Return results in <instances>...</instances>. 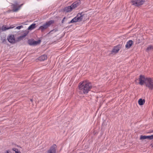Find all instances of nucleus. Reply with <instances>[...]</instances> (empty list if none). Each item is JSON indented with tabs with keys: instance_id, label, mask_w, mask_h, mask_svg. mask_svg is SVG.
<instances>
[{
	"instance_id": "nucleus-1",
	"label": "nucleus",
	"mask_w": 153,
	"mask_h": 153,
	"mask_svg": "<svg viewBox=\"0 0 153 153\" xmlns=\"http://www.w3.org/2000/svg\"><path fill=\"white\" fill-rule=\"evenodd\" d=\"M92 88L91 84L87 81H84L79 83V92L81 94H86L91 90Z\"/></svg>"
},
{
	"instance_id": "nucleus-2",
	"label": "nucleus",
	"mask_w": 153,
	"mask_h": 153,
	"mask_svg": "<svg viewBox=\"0 0 153 153\" xmlns=\"http://www.w3.org/2000/svg\"><path fill=\"white\" fill-rule=\"evenodd\" d=\"M80 4V1H76L73 3L70 6L65 7L64 9V11L66 13L70 12L79 6Z\"/></svg>"
},
{
	"instance_id": "nucleus-3",
	"label": "nucleus",
	"mask_w": 153,
	"mask_h": 153,
	"mask_svg": "<svg viewBox=\"0 0 153 153\" xmlns=\"http://www.w3.org/2000/svg\"><path fill=\"white\" fill-rule=\"evenodd\" d=\"M85 16L86 15L82 13H79L76 16L72 19L71 21L68 23L70 24L80 22L82 20H84L85 19Z\"/></svg>"
},
{
	"instance_id": "nucleus-4",
	"label": "nucleus",
	"mask_w": 153,
	"mask_h": 153,
	"mask_svg": "<svg viewBox=\"0 0 153 153\" xmlns=\"http://www.w3.org/2000/svg\"><path fill=\"white\" fill-rule=\"evenodd\" d=\"M145 85L149 89H153V79L150 78H147Z\"/></svg>"
},
{
	"instance_id": "nucleus-5",
	"label": "nucleus",
	"mask_w": 153,
	"mask_h": 153,
	"mask_svg": "<svg viewBox=\"0 0 153 153\" xmlns=\"http://www.w3.org/2000/svg\"><path fill=\"white\" fill-rule=\"evenodd\" d=\"M147 78H145V76L142 75H140L139 78V82H138L137 81L138 79H137L135 81L136 83L137 84H139L141 85H143L144 84L145 85V82Z\"/></svg>"
},
{
	"instance_id": "nucleus-6",
	"label": "nucleus",
	"mask_w": 153,
	"mask_h": 153,
	"mask_svg": "<svg viewBox=\"0 0 153 153\" xmlns=\"http://www.w3.org/2000/svg\"><path fill=\"white\" fill-rule=\"evenodd\" d=\"M54 22V21L51 20L47 22L45 24H44L42 26L39 27V29L43 31L45 30L48 27L50 26V25Z\"/></svg>"
},
{
	"instance_id": "nucleus-7",
	"label": "nucleus",
	"mask_w": 153,
	"mask_h": 153,
	"mask_svg": "<svg viewBox=\"0 0 153 153\" xmlns=\"http://www.w3.org/2000/svg\"><path fill=\"white\" fill-rule=\"evenodd\" d=\"M144 1H141L140 3H138L136 0H134L131 1V2L132 5L135 6H138L140 5H142L144 2Z\"/></svg>"
},
{
	"instance_id": "nucleus-8",
	"label": "nucleus",
	"mask_w": 153,
	"mask_h": 153,
	"mask_svg": "<svg viewBox=\"0 0 153 153\" xmlns=\"http://www.w3.org/2000/svg\"><path fill=\"white\" fill-rule=\"evenodd\" d=\"M23 4H22L18 7V4L16 2L14 4L12 5L13 9V11L15 12H17L20 9V7Z\"/></svg>"
},
{
	"instance_id": "nucleus-9",
	"label": "nucleus",
	"mask_w": 153,
	"mask_h": 153,
	"mask_svg": "<svg viewBox=\"0 0 153 153\" xmlns=\"http://www.w3.org/2000/svg\"><path fill=\"white\" fill-rule=\"evenodd\" d=\"M7 39L8 41L10 43H14L15 42V39L13 35L9 36Z\"/></svg>"
},
{
	"instance_id": "nucleus-10",
	"label": "nucleus",
	"mask_w": 153,
	"mask_h": 153,
	"mask_svg": "<svg viewBox=\"0 0 153 153\" xmlns=\"http://www.w3.org/2000/svg\"><path fill=\"white\" fill-rule=\"evenodd\" d=\"M14 27L10 26L9 27H6L5 26H3L2 27L0 28V32L4 31L10 29Z\"/></svg>"
},
{
	"instance_id": "nucleus-11",
	"label": "nucleus",
	"mask_w": 153,
	"mask_h": 153,
	"mask_svg": "<svg viewBox=\"0 0 153 153\" xmlns=\"http://www.w3.org/2000/svg\"><path fill=\"white\" fill-rule=\"evenodd\" d=\"M120 48V45L114 47L112 51V53H117Z\"/></svg>"
},
{
	"instance_id": "nucleus-12",
	"label": "nucleus",
	"mask_w": 153,
	"mask_h": 153,
	"mask_svg": "<svg viewBox=\"0 0 153 153\" xmlns=\"http://www.w3.org/2000/svg\"><path fill=\"white\" fill-rule=\"evenodd\" d=\"M47 59V56L45 55H42L39 57L38 59L40 61H44Z\"/></svg>"
},
{
	"instance_id": "nucleus-13",
	"label": "nucleus",
	"mask_w": 153,
	"mask_h": 153,
	"mask_svg": "<svg viewBox=\"0 0 153 153\" xmlns=\"http://www.w3.org/2000/svg\"><path fill=\"white\" fill-rule=\"evenodd\" d=\"M133 44V42L132 40H130L128 41L126 45V47L127 48H129Z\"/></svg>"
},
{
	"instance_id": "nucleus-14",
	"label": "nucleus",
	"mask_w": 153,
	"mask_h": 153,
	"mask_svg": "<svg viewBox=\"0 0 153 153\" xmlns=\"http://www.w3.org/2000/svg\"><path fill=\"white\" fill-rule=\"evenodd\" d=\"M55 145L51 147L50 149L48 151L47 153H55L56 149L55 148Z\"/></svg>"
},
{
	"instance_id": "nucleus-15",
	"label": "nucleus",
	"mask_w": 153,
	"mask_h": 153,
	"mask_svg": "<svg viewBox=\"0 0 153 153\" xmlns=\"http://www.w3.org/2000/svg\"><path fill=\"white\" fill-rule=\"evenodd\" d=\"M36 24L35 23H33L30 25L29 27L27 29L29 30H32L36 27Z\"/></svg>"
},
{
	"instance_id": "nucleus-16",
	"label": "nucleus",
	"mask_w": 153,
	"mask_h": 153,
	"mask_svg": "<svg viewBox=\"0 0 153 153\" xmlns=\"http://www.w3.org/2000/svg\"><path fill=\"white\" fill-rule=\"evenodd\" d=\"M145 102V100H142L141 99H140L138 100V102L139 104L140 105H142L144 104Z\"/></svg>"
},
{
	"instance_id": "nucleus-17",
	"label": "nucleus",
	"mask_w": 153,
	"mask_h": 153,
	"mask_svg": "<svg viewBox=\"0 0 153 153\" xmlns=\"http://www.w3.org/2000/svg\"><path fill=\"white\" fill-rule=\"evenodd\" d=\"M34 40H29L28 43L30 45H33Z\"/></svg>"
},
{
	"instance_id": "nucleus-18",
	"label": "nucleus",
	"mask_w": 153,
	"mask_h": 153,
	"mask_svg": "<svg viewBox=\"0 0 153 153\" xmlns=\"http://www.w3.org/2000/svg\"><path fill=\"white\" fill-rule=\"evenodd\" d=\"M147 139V136L141 135L140 139V140H144Z\"/></svg>"
},
{
	"instance_id": "nucleus-19",
	"label": "nucleus",
	"mask_w": 153,
	"mask_h": 153,
	"mask_svg": "<svg viewBox=\"0 0 153 153\" xmlns=\"http://www.w3.org/2000/svg\"><path fill=\"white\" fill-rule=\"evenodd\" d=\"M40 42L41 41L40 40H38L37 41H34L33 45H36L38 44H39L40 43Z\"/></svg>"
},
{
	"instance_id": "nucleus-20",
	"label": "nucleus",
	"mask_w": 153,
	"mask_h": 153,
	"mask_svg": "<svg viewBox=\"0 0 153 153\" xmlns=\"http://www.w3.org/2000/svg\"><path fill=\"white\" fill-rule=\"evenodd\" d=\"M147 139L150 140L153 139V135L151 136H147Z\"/></svg>"
},
{
	"instance_id": "nucleus-21",
	"label": "nucleus",
	"mask_w": 153,
	"mask_h": 153,
	"mask_svg": "<svg viewBox=\"0 0 153 153\" xmlns=\"http://www.w3.org/2000/svg\"><path fill=\"white\" fill-rule=\"evenodd\" d=\"M153 48L152 46H149L147 49V51H148L149 50H151Z\"/></svg>"
},
{
	"instance_id": "nucleus-22",
	"label": "nucleus",
	"mask_w": 153,
	"mask_h": 153,
	"mask_svg": "<svg viewBox=\"0 0 153 153\" xmlns=\"http://www.w3.org/2000/svg\"><path fill=\"white\" fill-rule=\"evenodd\" d=\"M57 31V29H53V30H51L50 32V33H53V32H56Z\"/></svg>"
},
{
	"instance_id": "nucleus-23",
	"label": "nucleus",
	"mask_w": 153,
	"mask_h": 153,
	"mask_svg": "<svg viewBox=\"0 0 153 153\" xmlns=\"http://www.w3.org/2000/svg\"><path fill=\"white\" fill-rule=\"evenodd\" d=\"M22 27H23L21 25V26H18V27H17L16 28V29H20L21 28H22Z\"/></svg>"
},
{
	"instance_id": "nucleus-24",
	"label": "nucleus",
	"mask_w": 153,
	"mask_h": 153,
	"mask_svg": "<svg viewBox=\"0 0 153 153\" xmlns=\"http://www.w3.org/2000/svg\"><path fill=\"white\" fill-rule=\"evenodd\" d=\"M27 33H24V35L23 36H20V38H24L25 37V36H26L27 35Z\"/></svg>"
},
{
	"instance_id": "nucleus-25",
	"label": "nucleus",
	"mask_w": 153,
	"mask_h": 153,
	"mask_svg": "<svg viewBox=\"0 0 153 153\" xmlns=\"http://www.w3.org/2000/svg\"><path fill=\"white\" fill-rule=\"evenodd\" d=\"M13 150L15 152L16 151H18V149H16V148H13Z\"/></svg>"
},
{
	"instance_id": "nucleus-26",
	"label": "nucleus",
	"mask_w": 153,
	"mask_h": 153,
	"mask_svg": "<svg viewBox=\"0 0 153 153\" xmlns=\"http://www.w3.org/2000/svg\"><path fill=\"white\" fill-rule=\"evenodd\" d=\"M5 153H12L10 151L7 150L6 151Z\"/></svg>"
},
{
	"instance_id": "nucleus-27",
	"label": "nucleus",
	"mask_w": 153,
	"mask_h": 153,
	"mask_svg": "<svg viewBox=\"0 0 153 153\" xmlns=\"http://www.w3.org/2000/svg\"><path fill=\"white\" fill-rule=\"evenodd\" d=\"M137 1L138 3H140V1H143V0H136Z\"/></svg>"
},
{
	"instance_id": "nucleus-28",
	"label": "nucleus",
	"mask_w": 153,
	"mask_h": 153,
	"mask_svg": "<svg viewBox=\"0 0 153 153\" xmlns=\"http://www.w3.org/2000/svg\"><path fill=\"white\" fill-rule=\"evenodd\" d=\"M15 153H21V152L20 151H18L16 152Z\"/></svg>"
},
{
	"instance_id": "nucleus-29",
	"label": "nucleus",
	"mask_w": 153,
	"mask_h": 153,
	"mask_svg": "<svg viewBox=\"0 0 153 153\" xmlns=\"http://www.w3.org/2000/svg\"><path fill=\"white\" fill-rule=\"evenodd\" d=\"M5 41H6V39H4L3 40L2 42H3V43H4V42H5Z\"/></svg>"
},
{
	"instance_id": "nucleus-30",
	"label": "nucleus",
	"mask_w": 153,
	"mask_h": 153,
	"mask_svg": "<svg viewBox=\"0 0 153 153\" xmlns=\"http://www.w3.org/2000/svg\"><path fill=\"white\" fill-rule=\"evenodd\" d=\"M152 147H153V145H152Z\"/></svg>"
}]
</instances>
